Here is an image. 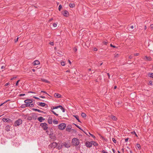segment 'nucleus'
I'll list each match as a JSON object with an SVG mask.
<instances>
[{
	"mask_svg": "<svg viewBox=\"0 0 153 153\" xmlns=\"http://www.w3.org/2000/svg\"><path fill=\"white\" fill-rule=\"evenodd\" d=\"M41 92L42 93H45V94H48V95H49V94L45 91H41Z\"/></svg>",
	"mask_w": 153,
	"mask_h": 153,
	"instance_id": "obj_46",
	"label": "nucleus"
},
{
	"mask_svg": "<svg viewBox=\"0 0 153 153\" xmlns=\"http://www.w3.org/2000/svg\"><path fill=\"white\" fill-rule=\"evenodd\" d=\"M129 139V138H126L125 139V142H128V140Z\"/></svg>",
	"mask_w": 153,
	"mask_h": 153,
	"instance_id": "obj_56",
	"label": "nucleus"
},
{
	"mask_svg": "<svg viewBox=\"0 0 153 153\" xmlns=\"http://www.w3.org/2000/svg\"><path fill=\"white\" fill-rule=\"evenodd\" d=\"M112 140L113 141V142L114 143H116V140H115V138H112Z\"/></svg>",
	"mask_w": 153,
	"mask_h": 153,
	"instance_id": "obj_42",
	"label": "nucleus"
},
{
	"mask_svg": "<svg viewBox=\"0 0 153 153\" xmlns=\"http://www.w3.org/2000/svg\"><path fill=\"white\" fill-rule=\"evenodd\" d=\"M4 122H7L8 123H12L13 121L9 118H4L2 119Z\"/></svg>",
	"mask_w": 153,
	"mask_h": 153,
	"instance_id": "obj_5",
	"label": "nucleus"
},
{
	"mask_svg": "<svg viewBox=\"0 0 153 153\" xmlns=\"http://www.w3.org/2000/svg\"><path fill=\"white\" fill-rule=\"evenodd\" d=\"M46 132L48 135H51V133H50L47 130H46Z\"/></svg>",
	"mask_w": 153,
	"mask_h": 153,
	"instance_id": "obj_38",
	"label": "nucleus"
},
{
	"mask_svg": "<svg viewBox=\"0 0 153 153\" xmlns=\"http://www.w3.org/2000/svg\"><path fill=\"white\" fill-rule=\"evenodd\" d=\"M31 117L32 119L33 118V119L35 120L36 119H37V116L36 115V114H35V113H32Z\"/></svg>",
	"mask_w": 153,
	"mask_h": 153,
	"instance_id": "obj_16",
	"label": "nucleus"
},
{
	"mask_svg": "<svg viewBox=\"0 0 153 153\" xmlns=\"http://www.w3.org/2000/svg\"><path fill=\"white\" fill-rule=\"evenodd\" d=\"M30 104H28V103H26L25 104V106L26 107H30Z\"/></svg>",
	"mask_w": 153,
	"mask_h": 153,
	"instance_id": "obj_51",
	"label": "nucleus"
},
{
	"mask_svg": "<svg viewBox=\"0 0 153 153\" xmlns=\"http://www.w3.org/2000/svg\"><path fill=\"white\" fill-rule=\"evenodd\" d=\"M28 93H32L33 94H36V93L33 91H29L28 92Z\"/></svg>",
	"mask_w": 153,
	"mask_h": 153,
	"instance_id": "obj_58",
	"label": "nucleus"
},
{
	"mask_svg": "<svg viewBox=\"0 0 153 153\" xmlns=\"http://www.w3.org/2000/svg\"><path fill=\"white\" fill-rule=\"evenodd\" d=\"M25 95V94H19V96L20 97H21V96H24Z\"/></svg>",
	"mask_w": 153,
	"mask_h": 153,
	"instance_id": "obj_52",
	"label": "nucleus"
},
{
	"mask_svg": "<svg viewBox=\"0 0 153 153\" xmlns=\"http://www.w3.org/2000/svg\"><path fill=\"white\" fill-rule=\"evenodd\" d=\"M37 119L40 122H42L43 120H45V119L42 117L38 118Z\"/></svg>",
	"mask_w": 153,
	"mask_h": 153,
	"instance_id": "obj_17",
	"label": "nucleus"
},
{
	"mask_svg": "<svg viewBox=\"0 0 153 153\" xmlns=\"http://www.w3.org/2000/svg\"><path fill=\"white\" fill-rule=\"evenodd\" d=\"M63 145L65 147L67 148H68L70 147V145L68 143H66L65 142H64L62 143Z\"/></svg>",
	"mask_w": 153,
	"mask_h": 153,
	"instance_id": "obj_14",
	"label": "nucleus"
},
{
	"mask_svg": "<svg viewBox=\"0 0 153 153\" xmlns=\"http://www.w3.org/2000/svg\"><path fill=\"white\" fill-rule=\"evenodd\" d=\"M24 102L25 103H31L33 102V101L30 99H27L24 101Z\"/></svg>",
	"mask_w": 153,
	"mask_h": 153,
	"instance_id": "obj_11",
	"label": "nucleus"
},
{
	"mask_svg": "<svg viewBox=\"0 0 153 153\" xmlns=\"http://www.w3.org/2000/svg\"><path fill=\"white\" fill-rule=\"evenodd\" d=\"M148 76L150 77L153 78V73H149L148 74Z\"/></svg>",
	"mask_w": 153,
	"mask_h": 153,
	"instance_id": "obj_27",
	"label": "nucleus"
},
{
	"mask_svg": "<svg viewBox=\"0 0 153 153\" xmlns=\"http://www.w3.org/2000/svg\"><path fill=\"white\" fill-rule=\"evenodd\" d=\"M75 6V4H69V6L71 8H73Z\"/></svg>",
	"mask_w": 153,
	"mask_h": 153,
	"instance_id": "obj_29",
	"label": "nucleus"
},
{
	"mask_svg": "<svg viewBox=\"0 0 153 153\" xmlns=\"http://www.w3.org/2000/svg\"><path fill=\"white\" fill-rule=\"evenodd\" d=\"M72 128V126L71 125H69L67 126L66 127V131L70 132Z\"/></svg>",
	"mask_w": 153,
	"mask_h": 153,
	"instance_id": "obj_10",
	"label": "nucleus"
},
{
	"mask_svg": "<svg viewBox=\"0 0 153 153\" xmlns=\"http://www.w3.org/2000/svg\"><path fill=\"white\" fill-rule=\"evenodd\" d=\"M53 123L55 124H57L58 123V121L57 120H53Z\"/></svg>",
	"mask_w": 153,
	"mask_h": 153,
	"instance_id": "obj_34",
	"label": "nucleus"
},
{
	"mask_svg": "<svg viewBox=\"0 0 153 153\" xmlns=\"http://www.w3.org/2000/svg\"><path fill=\"white\" fill-rule=\"evenodd\" d=\"M92 145H93L94 146H98V144L95 141H92Z\"/></svg>",
	"mask_w": 153,
	"mask_h": 153,
	"instance_id": "obj_24",
	"label": "nucleus"
},
{
	"mask_svg": "<svg viewBox=\"0 0 153 153\" xmlns=\"http://www.w3.org/2000/svg\"><path fill=\"white\" fill-rule=\"evenodd\" d=\"M26 106H25V104H22V105L21 106V107L22 108H24Z\"/></svg>",
	"mask_w": 153,
	"mask_h": 153,
	"instance_id": "obj_39",
	"label": "nucleus"
},
{
	"mask_svg": "<svg viewBox=\"0 0 153 153\" xmlns=\"http://www.w3.org/2000/svg\"><path fill=\"white\" fill-rule=\"evenodd\" d=\"M81 115L83 117H85L86 116V114L83 112H82L81 113Z\"/></svg>",
	"mask_w": 153,
	"mask_h": 153,
	"instance_id": "obj_28",
	"label": "nucleus"
},
{
	"mask_svg": "<svg viewBox=\"0 0 153 153\" xmlns=\"http://www.w3.org/2000/svg\"><path fill=\"white\" fill-rule=\"evenodd\" d=\"M92 141L91 142L88 141H86L85 143V145L87 147L89 148L91 147L92 146Z\"/></svg>",
	"mask_w": 153,
	"mask_h": 153,
	"instance_id": "obj_7",
	"label": "nucleus"
},
{
	"mask_svg": "<svg viewBox=\"0 0 153 153\" xmlns=\"http://www.w3.org/2000/svg\"><path fill=\"white\" fill-rule=\"evenodd\" d=\"M94 50L95 51H97V49L96 48H94Z\"/></svg>",
	"mask_w": 153,
	"mask_h": 153,
	"instance_id": "obj_64",
	"label": "nucleus"
},
{
	"mask_svg": "<svg viewBox=\"0 0 153 153\" xmlns=\"http://www.w3.org/2000/svg\"><path fill=\"white\" fill-rule=\"evenodd\" d=\"M131 133L132 134H135V135L136 136V137H138V136L137 135V134L134 131L132 132H131Z\"/></svg>",
	"mask_w": 153,
	"mask_h": 153,
	"instance_id": "obj_33",
	"label": "nucleus"
},
{
	"mask_svg": "<svg viewBox=\"0 0 153 153\" xmlns=\"http://www.w3.org/2000/svg\"><path fill=\"white\" fill-rule=\"evenodd\" d=\"M62 8V6L61 4H60L59 7V11H60V10H61V8Z\"/></svg>",
	"mask_w": 153,
	"mask_h": 153,
	"instance_id": "obj_37",
	"label": "nucleus"
},
{
	"mask_svg": "<svg viewBox=\"0 0 153 153\" xmlns=\"http://www.w3.org/2000/svg\"><path fill=\"white\" fill-rule=\"evenodd\" d=\"M110 117L114 121H116L117 120V118L115 116L113 115H111L110 116Z\"/></svg>",
	"mask_w": 153,
	"mask_h": 153,
	"instance_id": "obj_15",
	"label": "nucleus"
},
{
	"mask_svg": "<svg viewBox=\"0 0 153 153\" xmlns=\"http://www.w3.org/2000/svg\"><path fill=\"white\" fill-rule=\"evenodd\" d=\"M61 64L62 66H64L65 65V62H64L62 61L61 62Z\"/></svg>",
	"mask_w": 153,
	"mask_h": 153,
	"instance_id": "obj_36",
	"label": "nucleus"
},
{
	"mask_svg": "<svg viewBox=\"0 0 153 153\" xmlns=\"http://www.w3.org/2000/svg\"><path fill=\"white\" fill-rule=\"evenodd\" d=\"M27 120L29 121H30L32 120V117L28 116L27 117Z\"/></svg>",
	"mask_w": 153,
	"mask_h": 153,
	"instance_id": "obj_31",
	"label": "nucleus"
},
{
	"mask_svg": "<svg viewBox=\"0 0 153 153\" xmlns=\"http://www.w3.org/2000/svg\"><path fill=\"white\" fill-rule=\"evenodd\" d=\"M63 15L65 16L68 17V16L69 15L68 12L67 10H65L63 13Z\"/></svg>",
	"mask_w": 153,
	"mask_h": 153,
	"instance_id": "obj_19",
	"label": "nucleus"
},
{
	"mask_svg": "<svg viewBox=\"0 0 153 153\" xmlns=\"http://www.w3.org/2000/svg\"><path fill=\"white\" fill-rule=\"evenodd\" d=\"M102 43L105 45H106L108 44V42L106 41L103 42Z\"/></svg>",
	"mask_w": 153,
	"mask_h": 153,
	"instance_id": "obj_44",
	"label": "nucleus"
},
{
	"mask_svg": "<svg viewBox=\"0 0 153 153\" xmlns=\"http://www.w3.org/2000/svg\"><path fill=\"white\" fill-rule=\"evenodd\" d=\"M30 107H33L34 106V104L33 103H31L30 104Z\"/></svg>",
	"mask_w": 153,
	"mask_h": 153,
	"instance_id": "obj_54",
	"label": "nucleus"
},
{
	"mask_svg": "<svg viewBox=\"0 0 153 153\" xmlns=\"http://www.w3.org/2000/svg\"><path fill=\"white\" fill-rule=\"evenodd\" d=\"M32 64L33 65H36L39 64H40V62L39 60H36L33 62Z\"/></svg>",
	"mask_w": 153,
	"mask_h": 153,
	"instance_id": "obj_12",
	"label": "nucleus"
},
{
	"mask_svg": "<svg viewBox=\"0 0 153 153\" xmlns=\"http://www.w3.org/2000/svg\"><path fill=\"white\" fill-rule=\"evenodd\" d=\"M58 108V107H57V106H53V107H51V111L56 116H58V114H56V112H55L53 110V109H57Z\"/></svg>",
	"mask_w": 153,
	"mask_h": 153,
	"instance_id": "obj_6",
	"label": "nucleus"
},
{
	"mask_svg": "<svg viewBox=\"0 0 153 153\" xmlns=\"http://www.w3.org/2000/svg\"><path fill=\"white\" fill-rule=\"evenodd\" d=\"M48 122L49 124H51L52 123V118L49 117L48 119Z\"/></svg>",
	"mask_w": 153,
	"mask_h": 153,
	"instance_id": "obj_20",
	"label": "nucleus"
},
{
	"mask_svg": "<svg viewBox=\"0 0 153 153\" xmlns=\"http://www.w3.org/2000/svg\"><path fill=\"white\" fill-rule=\"evenodd\" d=\"M11 126H6L5 130L7 131H10V127Z\"/></svg>",
	"mask_w": 153,
	"mask_h": 153,
	"instance_id": "obj_22",
	"label": "nucleus"
},
{
	"mask_svg": "<svg viewBox=\"0 0 153 153\" xmlns=\"http://www.w3.org/2000/svg\"><path fill=\"white\" fill-rule=\"evenodd\" d=\"M19 39V38L18 37H17L16 39H15V42H17L18 40V39Z\"/></svg>",
	"mask_w": 153,
	"mask_h": 153,
	"instance_id": "obj_59",
	"label": "nucleus"
},
{
	"mask_svg": "<svg viewBox=\"0 0 153 153\" xmlns=\"http://www.w3.org/2000/svg\"><path fill=\"white\" fill-rule=\"evenodd\" d=\"M54 96L56 98H60L61 97V95L60 94L57 93L54 94Z\"/></svg>",
	"mask_w": 153,
	"mask_h": 153,
	"instance_id": "obj_13",
	"label": "nucleus"
},
{
	"mask_svg": "<svg viewBox=\"0 0 153 153\" xmlns=\"http://www.w3.org/2000/svg\"><path fill=\"white\" fill-rule=\"evenodd\" d=\"M66 127V125L64 123H62L58 126L59 129L61 130H63L65 129Z\"/></svg>",
	"mask_w": 153,
	"mask_h": 153,
	"instance_id": "obj_4",
	"label": "nucleus"
},
{
	"mask_svg": "<svg viewBox=\"0 0 153 153\" xmlns=\"http://www.w3.org/2000/svg\"><path fill=\"white\" fill-rule=\"evenodd\" d=\"M90 135L92 137H94V138L95 137V136H94V135L92 134H90V133H89Z\"/></svg>",
	"mask_w": 153,
	"mask_h": 153,
	"instance_id": "obj_55",
	"label": "nucleus"
},
{
	"mask_svg": "<svg viewBox=\"0 0 153 153\" xmlns=\"http://www.w3.org/2000/svg\"><path fill=\"white\" fill-rule=\"evenodd\" d=\"M57 149H58L59 150H60V149H61V147H60V146H57Z\"/></svg>",
	"mask_w": 153,
	"mask_h": 153,
	"instance_id": "obj_49",
	"label": "nucleus"
},
{
	"mask_svg": "<svg viewBox=\"0 0 153 153\" xmlns=\"http://www.w3.org/2000/svg\"><path fill=\"white\" fill-rule=\"evenodd\" d=\"M51 145L52 148L53 147V148H54L57 146V143L56 142H53L51 143Z\"/></svg>",
	"mask_w": 153,
	"mask_h": 153,
	"instance_id": "obj_9",
	"label": "nucleus"
},
{
	"mask_svg": "<svg viewBox=\"0 0 153 153\" xmlns=\"http://www.w3.org/2000/svg\"><path fill=\"white\" fill-rule=\"evenodd\" d=\"M41 126L44 131H46L48 128V124L45 123H41L40 124Z\"/></svg>",
	"mask_w": 153,
	"mask_h": 153,
	"instance_id": "obj_3",
	"label": "nucleus"
},
{
	"mask_svg": "<svg viewBox=\"0 0 153 153\" xmlns=\"http://www.w3.org/2000/svg\"><path fill=\"white\" fill-rule=\"evenodd\" d=\"M37 104H38V105L41 106V104H41V102H38L37 103Z\"/></svg>",
	"mask_w": 153,
	"mask_h": 153,
	"instance_id": "obj_60",
	"label": "nucleus"
},
{
	"mask_svg": "<svg viewBox=\"0 0 153 153\" xmlns=\"http://www.w3.org/2000/svg\"><path fill=\"white\" fill-rule=\"evenodd\" d=\"M149 84L151 85H153V81H150L149 82Z\"/></svg>",
	"mask_w": 153,
	"mask_h": 153,
	"instance_id": "obj_35",
	"label": "nucleus"
},
{
	"mask_svg": "<svg viewBox=\"0 0 153 153\" xmlns=\"http://www.w3.org/2000/svg\"><path fill=\"white\" fill-rule=\"evenodd\" d=\"M41 80L43 82H46L47 83H49V81H48L47 80L45 79H41Z\"/></svg>",
	"mask_w": 153,
	"mask_h": 153,
	"instance_id": "obj_23",
	"label": "nucleus"
},
{
	"mask_svg": "<svg viewBox=\"0 0 153 153\" xmlns=\"http://www.w3.org/2000/svg\"><path fill=\"white\" fill-rule=\"evenodd\" d=\"M72 143L73 146H77L80 143L79 141L77 138H74L72 140Z\"/></svg>",
	"mask_w": 153,
	"mask_h": 153,
	"instance_id": "obj_1",
	"label": "nucleus"
},
{
	"mask_svg": "<svg viewBox=\"0 0 153 153\" xmlns=\"http://www.w3.org/2000/svg\"><path fill=\"white\" fill-rule=\"evenodd\" d=\"M150 26L152 29H153V24L151 25Z\"/></svg>",
	"mask_w": 153,
	"mask_h": 153,
	"instance_id": "obj_63",
	"label": "nucleus"
},
{
	"mask_svg": "<svg viewBox=\"0 0 153 153\" xmlns=\"http://www.w3.org/2000/svg\"><path fill=\"white\" fill-rule=\"evenodd\" d=\"M136 147L138 148L139 149H141L140 145L138 143L137 144L136 146Z\"/></svg>",
	"mask_w": 153,
	"mask_h": 153,
	"instance_id": "obj_25",
	"label": "nucleus"
},
{
	"mask_svg": "<svg viewBox=\"0 0 153 153\" xmlns=\"http://www.w3.org/2000/svg\"><path fill=\"white\" fill-rule=\"evenodd\" d=\"M105 2L108 6H109L111 4L112 0H105Z\"/></svg>",
	"mask_w": 153,
	"mask_h": 153,
	"instance_id": "obj_8",
	"label": "nucleus"
},
{
	"mask_svg": "<svg viewBox=\"0 0 153 153\" xmlns=\"http://www.w3.org/2000/svg\"><path fill=\"white\" fill-rule=\"evenodd\" d=\"M19 81H20V80H18V81H17V82H16V86H18V83H19Z\"/></svg>",
	"mask_w": 153,
	"mask_h": 153,
	"instance_id": "obj_48",
	"label": "nucleus"
},
{
	"mask_svg": "<svg viewBox=\"0 0 153 153\" xmlns=\"http://www.w3.org/2000/svg\"><path fill=\"white\" fill-rule=\"evenodd\" d=\"M32 110H33L34 111H37L39 112L45 113L44 111L36 108H33L32 109Z\"/></svg>",
	"mask_w": 153,
	"mask_h": 153,
	"instance_id": "obj_18",
	"label": "nucleus"
},
{
	"mask_svg": "<svg viewBox=\"0 0 153 153\" xmlns=\"http://www.w3.org/2000/svg\"><path fill=\"white\" fill-rule=\"evenodd\" d=\"M61 109L62 111V112H64L65 111V109L64 108H63L62 107Z\"/></svg>",
	"mask_w": 153,
	"mask_h": 153,
	"instance_id": "obj_41",
	"label": "nucleus"
},
{
	"mask_svg": "<svg viewBox=\"0 0 153 153\" xmlns=\"http://www.w3.org/2000/svg\"><path fill=\"white\" fill-rule=\"evenodd\" d=\"M39 97L42 98H45V97L42 96H40Z\"/></svg>",
	"mask_w": 153,
	"mask_h": 153,
	"instance_id": "obj_57",
	"label": "nucleus"
},
{
	"mask_svg": "<svg viewBox=\"0 0 153 153\" xmlns=\"http://www.w3.org/2000/svg\"><path fill=\"white\" fill-rule=\"evenodd\" d=\"M49 44L51 45H54V43L53 42H51L49 43Z\"/></svg>",
	"mask_w": 153,
	"mask_h": 153,
	"instance_id": "obj_47",
	"label": "nucleus"
},
{
	"mask_svg": "<svg viewBox=\"0 0 153 153\" xmlns=\"http://www.w3.org/2000/svg\"><path fill=\"white\" fill-rule=\"evenodd\" d=\"M57 106L58 108H60V109L62 107V106L61 105H58Z\"/></svg>",
	"mask_w": 153,
	"mask_h": 153,
	"instance_id": "obj_53",
	"label": "nucleus"
},
{
	"mask_svg": "<svg viewBox=\"0 0 153 153\" xmlns=\"http://www.w3.org/2000/svg\"><path fill=\"white\" fill-rule=\"evenodd\" d=\"M119 56V54H117L115 56V57H118Z\"/></svg>",
	"mask_w": 153,
	"mask_h": 153,
	"instance_id": "obj_61",
	"label": "nucleus"
},
{
	"mask_svg": "<svg viewBox=\"0 0 153 153\" xmlns=\"http://www.w3.org/2000/svg\"><path fill=\"white\" fill-rule=\"evenodd\" d=\"M134 26L133 25H132L130 26V28H131V29H132L134 28Z\"/></svg>",
	"mask_w": 153,
	"mask_h": 153,
	"instance_id": "obj_62",
	"label": "nucleus"
},
{
	"mask_svg": "<svg viewBox=\"0 0 153 153\" xmlns=\"http://www.w3.org/2000/svg\"><path fill=\"white\" fill-rule=\"evenodd\" d=\"M41 106L42 107H44L46 105L45 103L41 102Z\"/></svg>",
	"mask_w": 153,
	"mask_h": 153,
	"instance_id": "obj_32",
	"label": "nucleus"
},
{
	"mask_svg": "<svg viewBox=\"0 0 153 153\" xmlns=\"http://www.w3.org/2000/svg\"><path fill=\"white\" fill-rule=\"evenodd\" d=\"M57 23H54L53 24V26L54 27H56L57 26Z\"/></svg>",
	"mask_w": 153,
	"mask_h": 153,
	"instance_id": "obj_43",
	"label": "nucleus"
},
{
	"mask_svg": "<svg viewBox=\"0 0 153 153\" xmlns=\"http://www.w3.org/2000/svg\"><path fill=\"white\" fill-rule=\"evenodd\" d=\"M73 124L75 125L76 127H77V128H78L79 129H80L81 131H83L82 129L79 126H78L76 124H75L74 123H73Z\"/></svg>",
	"mask_w": 153,
	"mask_h": 153,
	"instance_id": "obj_30",
	"label": "nucleus"
},
{
	"mask_svg": "<svg viewBox=\"0 0 153 153\" xmlns=\"http://www.w3.org/2000/svg\"><path fill=\"white\" fill-rule=\"evenodd\" d=\"M33 97L34 98H35V99H37V100H41L39 98L37 97L34 96Z\"/></svg>",
	"mask_w": 153,
	"mask_h": 153,
	"instance_id": "obj_40",
	"label": "nucleus"
},
{
	"mask_svg": "<svg viewBox=\"0 0 153 153\" xmlns=\"http://www.w3.org/2000/svg\"><path fill=\"white\" fill-rule=\"evenodd\" d=\"M22 123V120L20 119H19L15 121L14 126H19Z\"/></svg>",
	"mask_w": 153,
	"mask_h": 153,
	"instance_id": "obj_2",
	"label": "nucleus"
},
{
	"mask_svg": "<svg viewBox=\"0 0 153 153\" xmlns=\"http://www.w3.org/2000/svg\"><path fill=\"white\" fill-rule=\"evenodd\" d=\"M145 57L147 60L150 61L152 60V59L150 57H147V56H145Z\"/></svg>",
	"mask_w": 153,
	"mask_h": 153,
	"instance_id": "obj_26",
	"label": "nucleus"
},
{
	"mask_svg": "<svg viewBox=\"0 0 153 153\" xmlns=\"http://www.w3.org/2000/svg\"><path fill=\"white\" fill-rule=\"evenodd\" d=\"M110 46L111 47H113V48H116L117 47L116 46H114V45H113L112 44H111Z\"/></svg>",
	"mask_w": 153,
	"mask_h": 153,
	"instance_id": "obj_45",
	"label": "nucleus"
},
{
	"mask_svg": "<svg viewBox=\"0 0 153 153\" xmlns=\"http://www.w3.org/2000/svg\"><path fill=\"white\" fill-rule=\"evenodd\" d=\"M73 116L76 119L78 120V122L79 123H81V121L79 120V117L78 115H74Z\"/></svg>",
	"mask_w": 153,
	"mask_h": 153,
	"instance_id": "obj_21",
	"label": "nucleus"
},
{
	"mask_svg": "<svg viewBox=\"0 0 153 153\" xmlns=\"http://www.w3.org/2000/svg\"><path fill=\"white\" fill-rule=\"evenodd\" d=\"M73 50L75 52H76L77 51V49L76 48H73Z\"/></svg>",
	"mask_w": 153,
	"mask_h": 153,
	"instance_id": "obj_50",
	"label": "nucleus"
}]
</instances>
